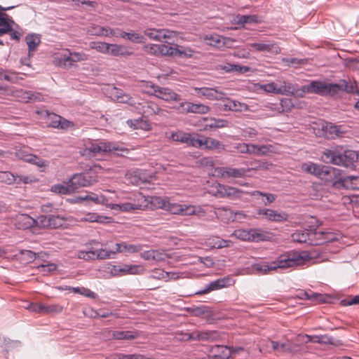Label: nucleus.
Listing matches in <instances>:
<instances>
[{"mask_svg": "<svg viewBox=\"0 0 359 359\" xmlns=\"http://www.w3.org/2000/svg\"><path fill=\"white\" fill-rule=\"evenodd\" d=\"M88 56L83 53H71L63 54L60 58V63L63 62L65 66H72L74 62L86 60Z\"/></svg>", "mask_w": 359, "mask_h": 359, "instance_id": "f3484780", "label": "nucleus"}, {"mask_svg": "<svg viewBox=\"0 0 359 359\" xmlns=\"http://www.w3.org/2000/svg\"><path fill=\"white\" fill-rule=\"evenodd\" d=\"M23 160L25 161L36 165L40 168L46 165V161L33 154H27L24 156Z\"/></svg>", "mask_w": 359, "mask_h": 359, "instance_id": "de8ad7c7", "label": "nucleus"}, {"mask_svg": "<svg viewBox=\"0 0 359 359\" xmlns=\"http://www.w3.org/2000/svg\"><path fill=\"white\" fill-rule=\"evenodd\" d=\"M186 105V111L191 113L203 114L209 112L210 109V107L203 104H194L191 102H187Z\"/></svg>", "mask_w": 359, "mask_h": 359, "instance_id": "f704fd0d", "label": "nucleus"}, {"mask_svg": "<svg viewBox=\"0 0 359 359\" xmlns=\"http://www.w3.org/2000/svg\"><path fill=\"white\" fill-rule=\"evenodd\" d=\"M290 268L286 253L280 255L271 262H260L252 265V270L255 274L266 275L278 269Z\"/></svg>", "mask_w": 359, "mask_h": 359, "instance_id": "7ed1b4c3", "label": "nucleus"}, {"mask_svg": "<svg viewBox=\"0 0 359 359\" xmlns=\"http://www.w3.org/2000/svg\"><path fill=\"white\" fill-rule=\"evenodd\" d=\"M97 182V176L92 175L90 172L74 174L70 179L69 182L74 192L83 187H89Z\"/></svg>", "mask_w": 359, "mask_h": 359, "instance_id": "0eeeda50", "label": "nucleus"}, {"mask_svg": "<svg viewBox=\"0 0 359 359\" xmlns=\"http://www.w3.org/2000/svg\"><path fill=\"white\" fill-rule=\"evenodd\" d=\"M128 126L133 129H142L149 130L151 126L147 120L144 119V116H142L136 119H129L126 121Z\"/></svg>", "mask_w": 359, "mask_h": 359, "instance_id": "2f4dec72", "label": "nucleus"}, {"mask_svg": "<svg viewBox=\"0 0 359 359\" xmlns=\"http://www.w3.org/2000/svg\"><path fill=\"white\" fill-rule=\"evenodd\" d=\"M93 243L95 246H93V255H95V259H114L116 255L115 250H108L104 248H98L97 245L100 244L99 242L93 241Z\"/></svg>", "mask_w": 359, "mask_h": 359, "instance_id": "412c9836", "label": "nucleus"}, {"mask_svg": "<svg viewBox=\"0 0 359 359\" xmlns=\"http://www.w3.org/2000/svg\"><path fill=\"white\" fill-rule=\"evenodd\" d=\"M187 136H189V133H185L184 131H178V132H172L169 137V139H171L175 142H180L182 143H186L187 141Z\"/></svg>", "mask_w": 359, "mask_h": 359, "instance_id": "603ef678", "label": "nucleus"}, {"mask_svg": "<svg viewBox=\"0 0 359 359\" xmlns=\"http://www.w3.org/2000/svg\"><path fill=\"white\" fill-rule=\"evenodd\" d=\"M90 47H91V48L95 49L96 50H97L100 53L107 54L108 47H109V43H105V42H100V41L91 42Z\"/></svg>", "mask_w": 359, "mask_h": 359, "instance_id": "052dcab7", "label": "nucleus"}, {"mask_svg": "<svg viewBox=\"0 0 359 359\" xmlns=\"http://www.w3.org/2000/svg\"><path fill=\"white\" fill-rule=\"evenodd\" d=\"M107 54L112 56H130L133 53L128 49V47L123 45H118L114 43H109V47Z\"/></svg>", "mask_w": 359, "mask_h": 359, "instance_id": "5701e85b", "label": "nucleus"}, {"mask_svg": "<svg viewBox=\"0 0 359 359\" xmlns=\"http://www.w3.org/2000/svg\"><path fill=\"white\" fill-rule=\"evenodd\" d=\"M257 213L259 215H265L266 218L271 222H285L288 219V214L285 212H278L271 209H259Z\"/></svg>", "mask_w": 359, "mask_h": 359, "instance_id": "9b49d317", "label": "nucleus"}, {"mask_svg": "<svg viewBox=\"0 0 359 359\" xmlns=\"http://www.w3.org/2000/svg\"><path fill=\"white\" fill-rule=\"evenodd\" d=\"M139 266L133 264H124L122 266H113L111 273L114 276H121L127 274H137Z\"/></svg>", "mask_w": 359, "mask_h": 359, "instance_id": "6ab92c4d", "label": "nucleus"}, {"mask_svg": "<svg viewBox=\"0 0 359 359\" xmlns=\"http://www.w3.org/2000/svg\"><path fill=\"white\" fill-rule=\"evenodd\" d=\"M125 149H120L111 142H100L98 143H91L83 151V155L93 154L95 156L97 154H114L116 156H123L119 151H125Z\"/></svg>", "mask_w": 359, "mask_h": 359, "instance_id": "20e7f679", "label": "nucleus"}, {"mask_svg": "<svg viewBox=\"0 0 359 359\" xmlns=\"http://www.w3.org/2000/svg\"><path fill=\"white\" fill-rule=\"evenodd\" d=\"M299 88L297 85L283 81L276 90V93L285 95H297Z\"/></svg>", "mask_w": 359, "mask_h": 359, "instance_id": "473e14b6", "label": "nucleus"}, {"mask_svg": "<svg viewBox=\"0 0 359 359\" xmlns=\"http://www.w3.org/2000/svg\"><path fill=\"white\" fill-rule=\"evenodd\" d=\"M13 24L15 22L6 13H0V36L11 31Z\"/></svg>", "mask_w": 359, "mask_h": 359, "instance_id": "c756f323", "label": "nucleus"}, {"mask_svg": "<svg viewBox=\"0 0 359 359\" xmlns=\"http://www.w3.org/2000/svg\"><path fill=\"white\" fill-rule=\"evenodd\" d=\"M346 184L343 188H351L352 189L359 190V175L358 176H346Z\"/></svg>", "mask_w": 359, "mask_h": 359, "instance_id": "8fccbe9b", "label": "nucleus"}, {"mask_svg": "<svg viewBox=\"0 0 359 359\" xmlns=\"http://www.w3.org/2000/svg\"><path fill=\"white\" fill-rule=\"evenodd\" d=\"M253 195H259L262 196H264L265 199H263L262 201L265 205L274 202V201L276 200V196L273 194H265L259 191H256L253 193Z\"/></svg>", "mask_w": 359, "mask_h": 359, "instance_id": "0e129e2a", "label": "nucleus"}, {"mask_svg": "<svg viewBox=\"0 0 359 359\" xmlns=\"http://www.w3.org/2000/svg\"><path fill=\"white\" fill-rule=\"evenodd\" d=\"M216 69L217 70H224L226 72H236L243 74L249 72L250 68L248 66H241L239 65L224 62L218 64Z\"/></svg>", "mask_w": 359, "mask_h": 359, "instance_id": "a878e982", "label": "nucleus"}, {"mask_svg": "<svg viewBox=\"0 0 359 359\" xmlns=\"http://www.w3.org/2000/svg\"><path fill=\"white\" fill-rule=\"evenodd\" d=\"M187 310L195 316L201 317L204 316L208 320L213 315L210 308L204 305L196 307L187 308Z\"/></svg>", "mask_w": 359, "mask_h": 359, "instance_id": "7c9ffc66", "label": "nucleus"}, {"mask_svg": "<svg viewBox=\"0 0 359 359\" xmlns=\"http://www.w3.org/2000/svg\"><path fill=\"white\" fill-rule=\"evenodd\" d=\"M196 334L194 338L198 341H217L219 338V332L216 330L210 331H195Z\"/></svg>", "mask_w": 359, "mask_h": 359, "instance_id": "bb28decb", "label": "nucleus"}, {"mask_svg": "<svg viewBox=\"0 0 359 359\" xmlns=\"http://www.w3.org/2000/svg\"><path fill=\"white\" fill-rule=\"evenodd\" d=\"M320 164H317L314 163H304L302 165V169L305 172L316 177L320 168Z\"/></svg>", "mask_w": 359, "mask_h": 359, "instance_id": "6e6d98bb", "label": "nucleus"}, {"mask_svg": "<svg viewBox=\"0 0 359 359\" xmlns=\"http://www.w3.org/2000/svg\"><path fill=\"white\" fill-rule=\"evenodd\" d=\"M194 90L198 97L203 96L211 100H222L224 95V93L222 91L207 87L195 88Z\"/></svg>", "mask_w": 359, "mask_h": 359, "instance_id": "ddd939ff", "label": "nucleus"}, {"mask_svg": "<svg viewBox=\"0 0 359 359\" xmlns=\"http://www.w3.org/2000/svg\"><path fill=\"white\" fill-rule=\"evenodd\" d=\"M250 171L249 168H233L231 167H222L217 169L218 175L223 178H240L245 176L247 172Z\"/></svg>", "mask_w": 359, "mask_h": 359, "instance_id": "9d476101", "label": "nucleus"}, {"mask_svg": "<svg viewBox=\"0 0 359 359\" xmlns=\"http://www.w3.org/2000/svg\"><path fill=\"white\" fill-rule=\"evenodd\" d=\"M231 111H243L248 110V105L245 103H241L236 100H230L229 102V107Z\"/></svg>", "mask_w": 359, "mask_h": 359, "instance_id": "4d7b16f0", "label": "nucleus"}, {"mask_svg": "<svg viewBox=\"0 0 359 359\" xmlns=\"http://www.w3.org/2000/svg\"><path fill=\"white\" fill-rule=\"evenodd\" d=\"M152 94L158 98L162 99L166 102L182 100L181 95L174 92L172 89L165 87H161L156 85H152Z\"/></svg>", "mask_w": 359, "mask_h": 359, "instance_id": "6e6552de", "label": "nucleus"}, {"mask_svg": "<svg viewBox=\"0 0 359 359\" xmlns=\"http://www.w3.org/2000/svg\"><path fill=\"white\" fill-rule=\"evenodd\" d=\"M315 338L316 339L315 343L331 344L334 346H339L341 344L340 340L336 339L334 337L327 335L315 336Z\"/></svg>", "mask_w": 359, "mask_h": 359, "instance_id": "37998d69", "label": "nucleus"}, {"mask_svg": "<svg viewBox=\"0 0 359 359\" xmlns=\"http://www.w3.org/2000/svg\"><path fill=\"white\" fill-rule=\"evenodd\" d=\"M204 142L205 143V149H210V150H224V145L219 140L210 137H204Z\"/></svg>", "mask_w": 359, "mask_h": 359, "instance_id": "ea45409f", "label": "nucleus"}, {"mask_svg": "<svg viewBox=\"0 0 359 359\" xmlns=\"http://www.w3.org/2000/svg\"><path fill=\"white\" fill-rule=\"evenodd\" d=\"M20 254L22 256L23 260L27 262H32L36 258V253L29 250H20Z\"/></svg>", "mask_w": 359, "mask_h": 359, "instance_id": "13d9d810", "label": "nucleus"}, {"mask_svg": "<svg viewBox=\"0 0 359 359\" xmlns=\"http://www.w3.org/2000/svg\"><path fill=\"white\" fill-rule=\"evenodd\" d=\"M226 280L224 279H217L215 281H212L209 283L207 285L204 287V288L197 290L195 292L194 294L196 295H202L205 294H208L212 291L221 289L225 287Z\"/></svg>", "mask_w": 359, "mask_h": 359, "instance_id": "393cba45", "label": "nucleus"}, {"mask_svg": "<svg viewBox=\"0 0 359 359\" xmlns=\"http://www.w3.org/2000/svg\"><path fill=\"white\" fill-rule=\"evenodd\" d=\"M233 235L240 240L251 241V229L249 230L236 229L233 231Z\"/></svg>", "mask_w": 359, "mask_h": 359, "instance_id": "3c124183", "label": "nucleus"}, {"mask_svg": "<svg viewBox=\"0 0 359 359\" xmlns=\"http://www.w3.org/2000/svg\"><path fill=\"white\" fill-rule=\"evenodd\" d=\"M120 36L123 39H127L128 40L135 43H144L145 41L144 36L137 33L121 32V33L120 34Z\"/></svg>", "mask_w": 359, "mask_h": 359, "instance_id": "c03bdc74", "label": "nucleus"}, {"mask_svg": "<svg viewBox=\"0 0 359 359\" xmlns=\"http://www.w3.org/2000/svg\"><path fill=\"white\" fill-rule=\"evenodd\" d=\"M250 47L259 52H271L273 47V44L252 43L250 44Z\"/></svg>", "mask_w": 359, "mask_h": 359, "instance_id": "5fc2aeb1", "label": "nucleus"}, {"mask_svg": "<svg viewBox=\"0 0 359 359\" xmlns=\"http://www.w3.org/2000/svg\"><path fill=\"white\" fill-rule=\"evenodd\" d=\"M324 135L327 139H334L342 137L344 131L341 130V126H335L331 123H326L323 126Z\"/></svg>", "mask_w": 359, "mask_h": 359, "instance_id": "aec40b11", "label": "nucleus"}, {"mask_svg": "<svg viewBox=\"0 0 359 359\" xmlns=\"http://www.w3.org/2000/svg\"><path fill=\"white\" fill-rule=\"evenodd\" d=\"M178 50L175 52L178 58H191L195 53L191 48L185 46H178Z\"/></svg>", "mask_w": 359, "mask_h": 359, "instance_id": "09e8293b", "label": "nucleus"}, {"mask_svg": "<svg viewBox=\"0 0 359 359\" xmlns=\"http://www.w3.org/2000/svg\"><path fill=\"white\" fill-rule=\"evenodd\" d=\"M95 34L98 36H114L115 32L114 29L108 27H97L95 28Z\"/></svg>", "mask_w": 359, "mask_h": 359, "instance_id": "680f3d73", "label": "nucleus"}, {"mask_svg": "<svg viewBox=\"0 0 359 359\" xmlns=\"http://www.w3.org/2000/svg\"><path fill=\"white\" fill-rule=\"evenodd\" d=\"M150 203L153 204L154 206L159 208H163L165 209L168 202H165L162 198L155 196V197H150Z\"/></svg>", "mask_w": 359, "mask_h": 359, "instance_id": "338daca9", "label": "nucleus"}, {"mask_svg": "<svg viewBox=\"0 0 359 359\" xmlns=\"http://www.w3.org/2000/svg\"><path fill=\"white\" fill-rule=\"evenodd\" d=\"M269 233L257 229H251V241L259 242L267 241Z\"/></svg>", "mask_w": 359, "mask_h": 359, "instance_id": "79ce46f5", "label": "nucleus"}, {"mask_svg": "<svg viewBox=\"0 0 359 359\" xmlns=\"http://www.w3.org/2000/svg\"><path fill=\"white\" fill-rule=\"evenodd\" d=\"M299 297L301 299H304L315 300V301H317V302H321V303L327 302V297H325V296H323L320 294H318V293H313L312 294H309L306 292H301V293L299 294Z\"/></svg>", "mask_w": 359, "mask_h": 359, "instance_id": "49530a36", "label": "nucleus"}, {"mask_svg": "<svg viewBox=\"0 0 359 359\" xmlns=\"http://www.w3.org/2000/svg\"><path fill=\"white\" fill-rule=\"evenodd\" d=\"M46 123L49 127L60 129H67L73 126L71 121H67L60 115L48 111L46 113Z\"/></svg>", "mask_w": 359, "mask_h": 359, "instance_id": "1a4fd4ad", "label": "nucleus"}, {"mask_svg": "<svg viewBox=\"0 0 359 359\" xmlns=\"http://www.w3.org/2000/svg\"><path fill=\"white\" fill-rule=\"evenodd\" d=\"M115 253H135L140 252L142 250V245L140 244L138 245H133L128 244L126 242H122L120 243L115 244Z\"/></svg>", "mask_w": 359, "mask_h": 359, "instance_id": "b1692460", "label": "nucleus"}, {"mask_svg": "<svg viewBox=\"0 0 359 359\" xmlns=\"http://www.w3.org/2000/svg\"><path fill=\"white\" fill-rule=\"evenodd\" d=\"M217 193L221 197L235 199L241 198L243 191L233 187L219 184Z\"/></svg>", "mask_w": 359, "mask_h": 359, "instance_id": "dca6fc26", "label": "nucleus"}, {"mask_svg": "<svg viewBox=\"0 0 359 359\" xmlns=\"http://www.w3.org/2000/svg\"><path fill=\"white\" fill-rule=\"evenodd\" d=\"M310 236H311L313 242L316 243H313L312 245H320L325 243L334 241V238L330 237L332 236L331 233L323 231H317L316 230H310Z\"/></svg>", "mask_w": 359, "mask_h": 359, "instance_id": "4be33fe9", "label": "nucleus"}, {"mask_svg": "<svg viewBox=\"0 0 359 359\" xmlns=\"http://www.w3.org/2000/svg\"><path fill=\"white\" fill-rule=\"evenodd\" d=\"M66 221L67 219L65 217L59 215H48L46 226L53 229H57L62 227Z\"/></svg>", "mask_w": 359, "mask_h": 359, "instance_id": "c9c22d12", "label": "nucleus"}, {"mask_svg": "<svg viewBox=\"0 0 359 359\" xmlns=\"http://www.w3.org/2000/svg\"><path fill=\"white\" fill-rule=\"evenodd\" d=\"M113 337L118 340H130L136 339L139 337V334L135 331H114L113 332Z\"/></svg>", "mask_w": 359, "mask_h": 359, "instance_id": "4c0bfd02", "label": "nucleus"}, {"mask_svg": "<svg viewBox=\"0 0 359 359\" xmlns=\"http://www.w3.org/2000/svg\"><path fill=\"white\" fill-rule=\"evenodd\" d=\"M338 88H334V95L337 94L339 91H345L352 94H359V85L355 81H346V80H341L338 83H334Z\"/></svg>", "mask_w": 359, "mask_h": 359, "instance_id": "2eb2a0df", "label": "nucleus"}, {"mask_svg": "<svg viewBox=\"0 0 359 359\" xmlns=\"http://www.w3.org/2000/svg\"><path fill=\"white\" fill-rule=\"evenodd\" d=\"M228 121L221 118H211L210 123L204 126V130H208L215 128H221L228 126Z\"/></svg>", "mask_w": 359, "mask_h": 359, "instance_id": "a19ab883", "label": "nucleus"}, {"mask_svg": "<svg viewBox=\"0 0 359 359\" xmlns=\"http://www.w3.org/2000/svg\"><path fill=\"white\" fill-rule=\"evenodd\" d=\"M25 41L28 46V55L32 57L41 43L39 35L29 34L25 36Z\"/></svg>", "mask_w": 359, "mask_h": 359, "instance_id": "c85d7f7f", "label": "nucleus"}, {"mask_svg": "<svg viewBox=\"0 0 359 359\" xmlns=\"http://www.w3.org/2000/svg\"><path fill=\"white\" fill-rule=\"evenodd\" d=\"M338 87L334 83H325L320 81H313L302 86L303 93H316L320 95H334V88Z\"/></svg>", "mask_w": 359, "mask_h": 359, "instance_id": "423d86ee", "label": "nucleus"}, {"mask_svg": "<svg viewBox=\"0 0 359 359\" xmlns=\"http://www.w3.org/2000/svg\"><path fill=\"white\" fill-rule=\"evenodd\" d=\"M321 158L323 161L326 163L354 170L358 155V151L344 149L342 147L337 146L330 149H325Z\"/></svg>", "mask_w": 359, "mask_h": 359, "instance_id": "f257e3e1", "label": "nucleus"}, {"mask_svg": "<svg viewBox=\"0 0 359 359\" xmlns=\"http://www.w3.org/2000/svg\"><path fill=\"white\" fill-rule=\"evenodd\" d=\"M135 110L146 117L158 114L161 109L152 102H138Z\"/></svg>", "mask_w": 359, "mask_h": 359, "instance_id": "a211bd4d", "label": "nucleus"}, {"mask_svg": "<svg viewBox=\"0 0 359 359\" xmlns=\"http://www.w3.org/2000/svg\"><path fill=\"white\" fill-rule=\"evenodd\" d=\"M0 178L7 184L16 183L17 175H14L10 172H4L0 175Z\"/></svg>", "mask_w": 359, "mask_h": 359, "instance_id": "69168bd1", "label": "nucleus"}, {"mask_svg": "<svg viewBox=\"0 0 359 359\" xmlns=\"http://www.w3.org/2000/svg\"><path fill=\"white\" fill-rule=\"evenodd\" d=\"M117 101L120 103L127 104L130 107L136 109L139 102L135 98L131 97L128 94L121 93V95H117Z\"/></svg>", "mask_w": 359, "mask_h": 359, "instance_id": "a18cd8bd", "label": "nucleus"}, {"mask_svg": "<svg viewBox=\"0 0 359 359\" xmlns=\"http://www.w3.org/2000/svg\"><path fill=\"white\" fill-rule=\"evenodd\" d=\"M36 220L27 214H18L13 218V224L18 229H29L36 225Z\"/></svg>", "mask_w": 359, "mask_h": 359, "instance_id": "f8f14e48", "label": "nucleus"}, {"mask_svg": "<svg viewBox=\"0 0 359 359\" xmlns=\"http://www.w3.org/2000/svg\"><path fill=\"white\" fill-rule=\"evenodd\" d=\"M316 177L335 189H342L346 184L344 171L330 165L320 164Z\"/></svg>", "mask_w": 359, "mask_h": 359, "instance_id": "f03ea898", "label": "nucleus"}, {"mask_svg": "<svg viewBox=\"0 0 359 359\" xmlns=\"http://www.w3.org/2000/svg\"><path fill=\"white\" fill-rule=\"evenodd\" d=\"M144 52L155 56H159V44H147L143 47Z\"/></svg>", "mask_w": 359, "mask_h": 359, "instance_id": "e2e57ef3", "label": "nucleus"}, {"mask_svg": "<svg viewBox=\"0 0 359 359\" xmlns=\"http://www.w3.org/2000/svg\"><path fill=\"white\" fill-rule=\"evenodd\" d=\"M53 192L60 194H70L74 192V189L72 188L69 180L64 184H57L52 186L51 189Z\"/></svg>", "mask_w": 359, "mask_h": 359, "instance_id": "58836bf2", "label": "nucleus"}, {"mask_svg": "<svg viewBox=\"0 0 359 359\" xmlns=\"http://www.w3.org/2000/svg\"><path fill=\"white\" fill-rule=\"evenodd\" d=\"M213 350L217 353L212 356V359H228L232 355V351L227 346L216 345Z\"/></svg>", "mask_w": 359, "mask_h": 359, "instance_id": "72a5a7b5", "label": "nucleus"}, {"mask_svg": "<svg viewBox=\"0 0 359 359\" xmlns=\"http://www.w3.org/2000/svg\"><path fill=\"white\" fill-rule=\"evenodd\" d=\"M165 209L172 214L175 215H192L195 214V207L192 205H185L168 202Z\"/></svg>", "mask_w": 359, "mask_h": 359, "instance_id": "4468645a", "label": "nucleus"}, {"mask_svg": "<svg viewBox=\"0 0 359 359\" xmlns=\"http://www.w3.org/2000/svg\"><path fill=\"white\" fill-rule=\"evenodd\" d=\"M86 197V201H90L94 202L96 204H102L104 205L108 201V199L104 196H97L94 193H91L90 194H87L85 196Z\"/></svg>", "mask_w": 359, "mask_h": 359, "instance_id": "864d4df0", "label": "nucleus"}, {"mask_svg": "<svg viewBox=\"0 0 359 359\" xmlns=\"http://www.w3.org/2000/svg\"><path fill=\"white\" fill-rule=\"evenodd\" d=\"M236 18V24L242 26H244L245 24H255L261 22V20L257 15H238Z\"/></svg>", "mask_w": 359, "mask_h": 359, "instance_id": "e433bc0d", "label": "nucleus"}, {"mask_svg": "<svg viewBox=\"0 0 359 359\" xmlns=\"http://www.w3.org/2000/svg\"><path fill=\"white\" fill-rule=\"evenodd\" d=\"M292 238L294 241L299 243H308L311 245L315 243L310 236V230L296 231L292 234Z\"/></svg>", "mask_w": 359, "mask_h": 359, "instance_id": "cd10ccee", "label": "nucleus"}, {"mask_svg": "<svg viewBox=\"0 0 359 359\" xmlns=\"http://www.w3.org/2000/svg\"><path fill=\"white\" fill-rule=\"evenodd\" d=\"M286 255L290 268L304 264L306 262L318 259L320 256V253L316 250L302 251L301 252L290 251L286 252Z\"/></svg>", "mask_w": 359, "mask_h": 359, "instance_id": "39448f33", "label": "nucleus"}, {"mask_svg": "<svg viewBox=\"0 0 359 359\" xmlns=\"http://www.w3.org/2000/svg\"><path fill=\"white\" fill-rule=\"evenodd\" d=\"M340 304L344 306H351L353 304H359V295L349 297L347 299H342Z\"/></svg>", "mask_w": 359, "mask_h": 359, "instance_id": "774afa93", "label": "nucleus"}, {"mask_svg": "<svg viewBox=\"0 0 359 359\" xmlns=\"http://www.w3.org/2000/svg\"><path fill=\"white\" fill-rule=\"evenodd\" d=\"M63 307L59 304H43V313H57L62 311Z\"/></svg>", "mask_w": 359, "mask_h": 359, "instance_id": "bf43d9fd", "label": "nucleus"}]
</instances>
